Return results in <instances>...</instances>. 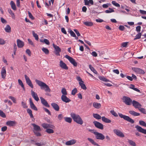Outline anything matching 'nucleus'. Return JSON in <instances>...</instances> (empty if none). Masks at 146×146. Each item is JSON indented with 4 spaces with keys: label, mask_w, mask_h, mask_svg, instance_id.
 Masks as SVG:
<instances>
[{
    "label": "nucleus",
    "mask_w": 146,
    "mask_h": 146,
    "mask_svg": "<svg viewBox=\"0 0 146 146\" xmlns=\"http://www.w3.org/2000/svg\"><path fill=\"white\" fill-rule=\"evenodd\" d=\"M93 106L95 108L98 109L101 108V105L100 103L94 102L93 103Z\"/></svg>",
    "instance_id": "27"
},
{
    "label": "nucleus",
    "mask_w": 146,
    "mask_h": 146,
    "mask_svg": "<svg viewBox=\"0 0 146 146\" xmlns=\"http://www.w3.org/2000/svg\"><path fill=\"white\" fill-rule=\"evenodd\" d=\"M76 140L75 139H72L67 141L65 143V144L67 145H70L74 144L76 142Z\"/></svg>",
    "instance_id": "23"
},
{
    "label": "nucleus",
    "mask_w": 146,
    "mask_h": 146,
    "mask_svg": "<svg viewBox=\"0 0 146 146\" xmlns=\"http://www.w3.org/2000/svg\"><path fill=\"white\" fill-rule=\"evenodd\" d=\"M18 82L19 85L21 86V87L23 88L24 90H25V88L24 84L21 80L19 79H18Z\"/></svg>",
    "instance_id": "36"
},
{
    "label": "nucleus",
    "mask_w": 146,
    "mask_h": 146,
    "mask_svg": "<svg viewBox=\"0 0 146 146\" xmlns=\"http://www.w3.org/2000/svg\"><path fill=\"white\" fill-rule=\"evenodd\" d=\"M5 43V41L2 38H0V44L3 45Z\"/></svg>",
    "instance_id": "57"
},
{
    "label": "nucleus",
    "mask_w": 146,
    "mask_h": 146,
    "mask_svg": "<svg viewBox=\"0 0 146 146\" xmlns=\"http://www.w3.org/2000/svg\"><path fill=\"white\" fill-rule=\"evenodd\" d=\"M102 121L106 123H110L111 122V121L110 119H108V118H106L105 116L102 117Z\"/></svg>",
    "instance_id": "29"
},
{
    "label": "nucleus",
    "mask_w": 146,
    "mask_h": 146,
    "mask_svg": "<svg viewBox=\"0 0 146 146\" xmlns=\"http://www.w3.org/2000/svg\"><path fill=\"white\" fill-rule=\"evenodd\" d=\"M70 116L74 121L80 125L83 124V121L79 115L72 112L70 113Z\"/></svg>",
    "instance_id": "1"
},
{
    "label": "nucleus",
    "mask_w": 146,
    "mask_h": 146,
    "mask_svg": "<svg viewBox=\"0 0 146 146\" xmlns=\"http://www.w3.org/2000/svg\"><path fill=\"white\" fill-rule=\"evenodd\" d=\"M43 109L46 112L48 113V114H49L50 115H51V113L48 109L44 108Z\"/></svg>",
    "instance_id": "61"
},
{
    "label": "nucleus",
    "mask_w": 146,
    "mask_h": 146,
    "mask_svg": "<svg viewBox=\"0 0 146 146\" xmlns=\"http://www.w3.org/2000/svg\"><path fill=\"white\" fill-rule=\"evenodd\" d=\"M129 113L134 116H139L140 115V113H137L134 111L130 110L129 111Z\"/></svg>",
    "instance_id": "28"
},
{
    "label": "nucleus",
    "mask_w": 146,
    "mask_h": 146,
    "mask_svg": "<svg viewBox=\"0 0 146 146\" xmlns=\"http://www.w3.org/2000/svg\"><path fill=\"white\" fill-rule=\"evenodd\" d=\"M61 92L62 94V95H66L67 94V93L66 90L65 88H62L61 90Z\"/></svg>",
    "instance_id": "43"
},
{
    "label": "nucleus",
    "mask_w": 146,
    "mask_h": 146,
    "mask_svg": "<svg viewBox=\"0 0 146 146\" xmlns=\"http://www.w3.org/2000/svg\"><path fill=\"white\" fill-rule=\"evenodd\" d=\"M6 71L5 68V67H3L2 68L1 74L2 78L4 79L5 78L6 76Z\"/></svg>",
    "instance_id": "17"
},
{
    "label": "nucleus",
    "mask_w": 146,
    "mask_h": 146,
    "mask_svg": "<svg viewBox=\"0 0 146 146\" xmlns=\"http://www.w3.org/2000/svg\"><path fill=\"white\" fill-rule=\"evenodd\" d=\"M139 124L140 125L146 127V123L143 121L140 120L139 121Z\"/></svg>",
    "instance_id": "49"
},
{
    "label": "nucleus",
    "mask_w": 146,
    "mask_h": 146,
    "mask_svg": "<svg viewBox=\"0 0 146 146\" xmlns=\"http://www.w3.org/2000/svg\"><path fill=\"white\" fill-rule=\"evenodd\" d=\"M46 131L48 133H53L54 132V130L51 129H46Z\"/></svg>",
    "instance_id": "46"
},
{
    "label": "nucleus",
    "mask_w": 146,
    "mask_h": 146,
    "mask_svg": "<svg viewBox=\"0 0 146 146\" xmlns=\"http://www.w3.org/2000/svg\"><path fill=\"white\" fill-rule=\"evenodd\" d=\"M0 116L3 118H5L6 117V116L5 113L3 111L0 110Z\"/></svg>",
    "instance_id": "50"
},
{
    "label": "nucleus",
    "mask_w": 146,
    "mask_h": 146,
    "mask_svg": "<svg viewBox=\"0 0 146 146\" xmlns=\"http://www.w3.org/2000/svg\"><path fill=\"white\" fill-rule=\"evenodd\" d=\"M28 13L29 16L30 18L32 20H33L34 19V18L33 17L32 14L29 11H28Z\"/></svg>",
    "instance_id": "59"
},
{
    "label": "nucleus",
    "mask_w": 146,
    "mask_h": 146,
    "mask_svg": "<svg viewBox=\"0 0 146 146\" xmlns=\"http://www.w3.org/2000/svg\"><path fill=\"white\" fill-rule=\"evenodd\" d=\"M41 125L44 129H47L48 128H51L52 129H54L55 128V126L52 124H48L46 123H44L42 124Z\"/></svg>",
    "instance_id": "9"
},
{
    "label": "nucleus",
    "mask_w": 146,
    "mask_h": 146,
    "mask_svg": "<svg viewBox=\"0 0 146 146\" xmlns=\"http://www.w3.org/2000/svg\"><path fill=\"white\" fill-rule=\"evenodd\" d=\"M65 57L74 66H77V63L74 58L68 55H66L65 56Z\"/></svg>",
    "instance_id": "6"
},
{
    "label": "nucleus",
    "mask_w": 146,
    "mask_h": 146,
    "mask_svg": "<svg viewBox=\"0 0 146 146\" xmlns=\"http://www.w3.org/2000/svg\"><path fill=\"white\" fill-rule=\"evenodd\" d=\"M88 140L93 145H96L97 146H100L96 142L92 139L88 138Z\"/></svg>",
    "instance_id": "30"
},
{
    "label": "nucleus",
    "mask_w": 146,
    "mask_h": 146,
    "mask_svg": "<svg viewBox=\"0 0 146 146\" xmlns=\"http://www.w3.org/2000/svg\"><path fill=\"white\" fill-rule=\"evenodd\" d=\"M112 3L113 5L117 7H119L120 6L119 4L116 3L115 1H113Z\"/></svg>",
    "instance_id": "54"
},
{
    "label": "nucleus",
    "mask_w": 146,
    "mask_h": 146,
    "mask_svg": "<svg viewBox=\"0 0 146 146\" xmlns=\"http://www.w3.org/2000/svg\"><path fill=\"white\" fill-rule=\"evenodd\" d=\"M114 10L113 9L111 8H109V10H106L105 12L106 13H108L114 12Z\"/></svg>",
    "instance_id": "47"
},
{
    "label": "nucleus",
    "mask_w": 146,
    "mask_h": 146,
    "mask_svg": "<svg viewBox=\"0 0 146 146\" xmlns=\"http://www.w3.org/2000/svg\"><path fill=\"white\" fill-rule=\"evenodd\" d=\"M10 4L12 9L14 10H16V5L14 2L13 1H11Z\"/></svg>",
    "instance_id": "32"
},
{
    "label": "nucleus",
    "mask_w": 146,
    "mask_h": 146,
    "mask_svg": "<svg viewBox=\"0 0 146 146\" xmlns=\"http://www.w3.org/2000/svg\"><path fill=\"white\" fill-rule=\"evenodd\" d=\"M17 46L18 48H21L23 47L24 45V42L20 39H18L17 40Z\"/></svg>",
    "instance_id": "21"
},
{
    "label": "nucleus",
    "mask_w": 146,
    "mask_h": 146,
    "mask_svg": "<svg viewBox=\"0 0 146 146\" xmlns=\"http://www.w3.org/2000/svg\"><path fill=\"white\" fill-rule=\"evenodd\" d=\"M98 78L101 80L105 82H110L109 80L108 79H106L104 76H99Z\"/></svg>",
    "instance_id": "31"
},
{
    "label": "nucleus",
    "mask_w": 146,
    "mask_h": 146,
    "mask_svg": "<svg viewBox=\"0 0 146 146\" xmlns=\"http://www.w3.org/2000/svg\"><path fill=\"white\" fill-rule=\"evenodd\" d=\"M63 118V116L62 114H60L58 115V118L59 120H62V119Z\"/></svg>",
    "instance_id": "60"
},
{
    "label": "nucleus",
    "mask_w": 146,
    "mask_h": 146,
    "mask_svg": "<svg viewBox=\"0 0 146 146\" xmlns=\"http://www.w3.org/2000/svg\"><path fill=\"white\" fill-rule=\"evenodd\" d=\"M141 33H139L135 36V38H134V40L139 39L141 38Z\"/></svg>",
    "instance_id": "42"
},
{
    "label": "nucleus",
    "mask_w": 146,
    "mask_h": 146,
    "mask_svg": "<svg viewBox=\"0 0 146 146\" xmlns=\"http://www.w3.org/2000/svg\"><path fill=\"white\" fill-rule=\"evenodd\" d=\"M61 99L63 102L66 103H69L71 101V100L65 95H62Z\"/></svg>",
    "instance_id": "14"
},
{
    "label": "nucleus",
    "mask_w": 146,
    "mask_h": 146,
    "mask_svg": "<svg viewBox=\"0 0 146 146\" xmlns=\"http://www.w3.org/2000/svg\"><path fill=\"white\" fill-rule=\"evenodd\" d=\"M32 125L33 127V131H41L40 127L35 123H32Z\"/></svg>",
    "instance_id": "19"
},
{
    "label": "nucleus",
    "mask_w": 146,
    "mask_h": 146,
    "mask_svg": "<svg viewBox=\"0 0 146 146\" xmlns=\"http://www.w3.org/2000/svg\"><path fill=\"white\" fill-rule=\"evenodd\" d=\"M113 132L117 135L122 137H125V135L123 133L119 130L117 129H114L113 130Z\"/></svg>",
    "instance_id": "10"
},
{
    "label": "nucleus",
    "mask_w": 146,
    "mask_h": 146,
    "mask_svg": "<svg viewBox=\"0 0 146 146\" xmlns=\"http://www.w3.org/2000/svg\"><path fill=\"white\" fill-rule=\"evenodd\" d=\"M27 112L29 114L31 118H33V116L32 113V111L30 109H27Z\"/></svg>",
    "instance_id": "39"
},
{
    "label": "nucleus",
    "mask_w": 146,
    "mask_h": 146,
    "mask_svg": "<svg viewBox=\"0 0 146 146\" xmlns=\"http://www.w3.org/2000/svg\"><path fill=\"white\" fill-rule=\"evenodd\" d=\"M6 125L10 126H14L15 125L16 122L15 121H9L6 122Z\"/></svg>",
    "instance_id": "24"
},
{
    "label": "nucleus",
    "mask_w": 146,
    "mask_h": 146,
    "mask_svg": "<svg viewBox=\"0 0 146 146\" xmlns=\"http://www.w3.org/2000/svg\"><path fill=\"white\" fill-rule=\"evenodd\" d=\"M29 103L31 108L32 109L35 111L37 110H38L37 108L34 104L33 102L32 101V100L31 98L29 99Z\"/></svg>",
    "instance_id": "18"
},
{
    "label": "nucleus",
    "mask_w": 146,
    "mask_h": 146,
    "mask_svg": "<svg viewBox=\"0 0 146 146\" xmlns=\"http://www.w3.org/2000/svg\"><path fill=\"white\" fill-rule=\"evenodd\" d=\"M133 106L136 108L138 109L141 106V105L139 103L135 100H133L132 102Z\"/></svg>",
    "instance_id": "16"
},
{
    "label": "nucleus",
    "mask_w": 146,
    "mask_h": 146,
    "mask_svg": "<svg viewBox=\"0 0 146 146\" xmlns=\"http://www.w3.org/2000/svg\"><path fill=\"white\" fill-rule=\"evenodd\" d=\"M64 119L65 121L68 123H70L72 122V119L70 117H64Z\"/></svg>",
    "instance_id": "38"
},
{
    "label": "nucleus",
    "mask_w": 146,
    "mask_h": 146,
    "mask_svg": "<svg viewBox=\"0 0 146 146\" xmlns=\"http://www.w3.org/2000/svg\"><path fill=\"white\" fill-rule=\"evenodd\" d=\"M119 116L121 118H123V119L132 123H134V121L132 119L130 118L129 116L124 115L121 113H119Z\"/></svg>",
    "instance_id": "4"
},
{
    "label": "nucleus",
    "mask_w": 146,
    "mask_h": 146,
    "mask_svg": "<svg viewBox=\"0 0 146 146\" xmlns=\"http://www.w3.org/2000/svg\"><path fill=\"white\" fill-rule=\"evenodd\" d=\"M93 123L96 128L101 130H103L104 129V125L96 121H94Z\"/></svg>",
    "instance_id": "7"
},
{
    "label": "nucleus",
    "mask_w": 146,
    "mask_h": 146,
    "mask_svg": "<svg viewBox=\"0 0 146 146\" xmlns=\"http://www.w3.org/2000/svg\"><path fill=\"white\" fill-rule=\"evenodd\" d=\"M84 24L86 26L91 27L92 26L93 24L91 22L86 21L84 22Z\"/></svg>",
    "instance_id": "34"
},
{
    "label": "nucleus",
    "mask_w": 146,
    "mask_h": 146,
    "mask_svg": "<svg viewBox=\"0 0 146 146\" xmlns=\"http://www.w3.org/2000/svg\"><path fill=\"white\" fill-rule=\"evenodd\" d=\"M138 110L142 113L144 114H146V112L145 109L144 108H141L140 107L138 109Z\"/></svg>",
    "instance_id": "48"
},
{
    "label": "nucleus",
    "mask_w": 146,
    "mask_h": 146,
    "mask_svg": "<svg viewBox=\"0 0 146 146\" xmlns=\"http://www.w3.org/2000/svg\"><path fill=\"white\" fill-rule=\"evenodd\" d=\"M31 94L32 97L36 101H38L39 100V98L38 97V95L35 92L32 90H31Z\"/></svg>",
    "instance_id": "22"
},
{
    "label": "nucleus",
    "mask_w": 146,
    "mask_h": 146,
    "mask_svg": "<svg viewBox=\"0 0 146 146\" xmlns=\"http://www.w3.org/2000/svg\"><path fill=\"white\" fill-rule=\"evenodd\" d=\"M135 128L139 132L146 134V129L142 128L141 127L138 125H137L135 126Z\"/></svg>",
    "instance_id": "13"
},
{
    "label": "nucleus",
    "mask_w": 146,
    "mask_h": 146,
    "mask_svg": "<svg viewBox=\"0 0 146 146\" xmlns=\"http://www.w3.org/2000/svg\"><path fill=\"white\" fill-rule=\"evenodd\" d=\"M122 100L123 102L128 105H131L132 102V100L131 98L127 96H123Z\"/></svg>",
    "instance_id": "5"
},
{
    "label": "nucleus",
    "mask_w": 146,
    "mask_h": 146,
    "mask_svg": "<svg viewBox=\"0 0 146 146\" xmlns=\"http://www.w3.org/2000/svg\"><path fill=\"white\" fill-rule=\"evenodd\" d=\"M32 33L33 36L35 38L36 40H38V35L35 33L34 31H32Z\"/></svg>",
    "instance_id": "45"
},
{
    "label": "nucleus",
    "mask_w": 146,
    "mask_h": 146,
    "mask_svg": "<svg viewBox=\"0 0 146 146\" xmlns=\"http://www.w3.org/2000/svg\"><path fill=\"white\" fill-rule=\"evenodd\" d=\"M128 142L129 143V144L130 145H131L133 146H136V144L133 141H132L131 140L128 139Z\"/></svg>",
    "instance_id": "44"
},
{
    "label": "nucleus",
    "mask_w": 146,
    "mask_h": 146,
    "mask_svg": "<svg viewBox=\"0 0 146 146\" xmlns=\"http://www.w3.org/2000/svg\"><path fill=\"white\" fill-rule=\"evenodd\" d=\"M93 116L96 119H100L102 118V117L99 114H97V113H93Z\"/></svg>",
    "instance_id": "37"
},
{
    "label": "nucleus",
    "mask_w": 146,
    "mask_h": 146,
    "mask_svg": "<svg viewBox=\"0 0 146 146\" xmlns=\"http://www.w3.org/2000/svg\"><path fill=\"white\" fill-rule=\"evenodd\" d=\"M85 5H89V4L91 5L94 4V2L93 0H84Z\"/></svg>",
    "instance_id": "26"
},
{
    "label": "nucleus",
    "mask_w": 146,
    "mask_h": 146,
    "mask_svg": "<svg viewBox=\"0 0 146 146\" xmlns=\"http://www.w3.org/2000/svg\"><path fill=\"white\" fill-rule=\"evenodd\" d=\"M51 105L55 110L56 111H58L59 110V107L57 104L55 103H53L51 104Z\"/></svg>",
    "instance_id": "25"
},
{
    "label": "nucleus",
    "mask_w": 146,
    "mask_h": 146,
    "mask_svg": "<svg viewBox=\"0 0 146 146\" xmlns=\"http://www.w3.org/2000/svg\"><path fill=\"white\" fill-rule=\"evenodd\" d=\"M89 68L90 70L95 74H97V71L94 69V68L91 65H89Z\"/></svg>",
    "instance_id": "41"
},
{
    "label": "nucleus",
    "mask_w": 146,
    "mask_h": 146,
    "mask_svg": "<svg viewBox=\"0 0 146 146\" xmlns=\"http://www.w3.org/2000/svg\"><path fill=\"white\" fill-rule=\"evenodd\" d=\"M25 77L27 84L31 88H33V86L29 78L26 75H25Z\"/></svg>",
    "instance_id": "12"
},
{
    "label": "nucleus",
    "mask_w": 146,
    "mask_h": 146,
    "mask_svg": "<svg viewBox=\"0 0 146 146\" xmlns=\"http://www.w3.org/2000/svg\"><path fill=\"white\" fill-rule=\"evenodd\" d=\"M5 29L6 32L9 33L11 32V27L9 25L6 26Z\"/></svg>",
    "instance_id": "33"
},
{
    "label": "nucleus",
    "mask_w": 146,
    "mask_h": 146,
    "mask_svg": "<svg viewBox=\"0 0 146 146\" xmlns=\"http://www.w3.org/2000/svg\"><path fill=\"white\" fill-rule=\"evenodd\" d=\"M42 49V51L45 54H49V51L47 48L44 47H43Z\"/></svg>",
    "instance_id": "40"
},
{
    "label": "nucleus",
    "mask_w": 146,
    "mask_h": 146,
    "mask_svg": "<svg viewBox=\"0 0 146 146\" xmlns=\"http://www.w3.org/2000/svg\"><path fill=\"white\" fill-rule=\"evenodd\" d=\"M128 43V42H124L122 43L121 44V46L123 47H126Z\"/></svg>",
    "instance_id": "58"
},
{
    "label": "nucleus",
    "mask_w": 146,
    "mask_h": 146,
    "mask_svg": "<svg viewBox=\"0 0 146 146\" xmlns=\"http://www.w3.org/2000/svg\"><path fill=\"white\" fill-rule=\"evenodd\" d=\"M35 82L40 87L42 90H44L46 92H50V89L48 86L45 83L37 80H35Z\"/></svg>",
    "instance_id": "2"
},
{
    "label": "nucleus",
    "mask_w": 146,
    "mask_h": 146,
    "mask_svg": "<svg viewBox=\"0 0 146 146\" xmlns=\"http://www.w3.org/2000/svg\"><path fill=\"white\" fill-rule=\"evenodd\" d=\"M53 46L55 49V53L57 56H60V52L61 51L60 48L57 45L55 44L54 43L52 44Z\"/></svg>",
    "instance_id": "8"
},
{
    "label": "nucleus",
    "mask_w": 146,
    "mask_h": 146,
    "mask_svg": "<svg viewBox=\"0 0 146 146\" xmlns=\"http://www.w3.org/2000/svg\"><path fill=\"white\" fill-rule=\"evenodd\" d=\"M70 33L71 36L74 37H76V35L75 34L72 30H71L70 31Z\"/></svg>",
    "instance_id": "56"
},
{
    "label": "nucleus",
    "mask_w": 146,
    "mask_h": 146,
    "mask_svg": "<svg viewBox=\"0 0 146 146\" xmlns=\"http://www.w3.org/2000/svg\"><path fill=\"white\" fill-rule=\"evenodd\" d=\"M74 31L75 32L77 36H80V34L78 31L76 29H74Z\"/></svg>",
    "instance_id": "64"
},
{
    "label": "nucleus",
    "mask_w": 146,
    "mask_h": 146,
    "mask_svg": "<svg viewBox=\"0 0 146 146\" xmlns=\"http://www.w3.org/2000/svg\"><path fill=\"white\" fill-rule=\"evenodd\" d=\"M77 90L76 88H75L72 91L71 94L73 95H74L77 92Z\"/></svg>",
    "instance_id": "51"
},
{
    "label": "nucleus",
    "mask_w": 146,
    "mask_h": 146,
    "mask_svg": "<svg viewBox=\"0 0 146 146\" xmlns=\"http://www.w3.org/2000/svg\"><path fill=\"white\" fill-rule=\"evenodd\" d=\"M59 66L62 69L65 70L68 69V68L66 64L62 60L60 61Z\"/></svg>",
    "instance_id": "20"
},
{
    "label": "nucleus",
    "mask_w": 146,
    "mask_h": 146,
    "mask_svg": "<svg viewBox=\"0 0 146 146\" xmlns=\"http://www.w3.org/2000/svg\"><path fill=\"white\" fill-rule=\"evenodd\" d=\"M132 70L137 74H143L145 73L144 71L142 69L137 68H133Z\"/></svg>",
    "instance_id": "11"
},
{
    "label": "nucleus",
    "mask_w": 146,
    "mask_h": 146,
    "mask_svg": "<svg viewBox=\"0 0 146 146\" xmlns=\"http://www.w3.org/2000/svg\"><path fill=\"white\" fill-rule=\"evenodd\" d=\"M9 98L11 99L13 101L14 103H16V100L14 97L12 96H9Z\"/></svg>",
    "instance_id": "53"
},
{
    "label": "nucleus",
    "mask_w": 146,
    "mask_h": 146,
    "mask_svg": "<svg viewBox=\"0 0 146 146\" xmlns=\"http://www.w3.org/2000/svg\"><path fill=\"white\" fill-rule=\"evenodd\" d=\"M43 41L47 45H49L50 44L48 40L47 39H44V40Z\"/></svg>",
    "instance_id": "63"
},
{
    "label": "nucleus",
    "mask_w": 146,
    "mask_h": 146,
    "mask_svg": "<svg viewBox=\"0 0 146 146\" xmlns=\"http://www.w3.org/2000/svg\"><path fill=\"white\" fill-rule=\"evenodd\" d=\"M26 52L29 56H31V52L30 50L29 49H27L26 51Z\"/></svg>",
    "instance_id": "62"
},
{
    "label": "nucleus",
    "mask_w": 146,
    "mask_h": 146,
    "mask_svg": "<svg viewBox=\"0 0 146 146\" xmlns=\"http://www.w3.org/2000/svg\"><path fill=\"white\" fill-rule=\"evenodd\" d=\"M79 85L81 86V88L84 90H86L87 89V88L85 85L83 83H81V82H79Z\"/></svg>",
    "instance_id": "35"
},
{
    "label": "nucleus",
    "mask_w": 146,
    "mask_h": 146,
    "mask_svg": "<svg viewBox=\"0 0 146 146\" xmlns=\"http://www.w3.org/2000/svg\"><path fill=\"white\" fill-rule=\"evenodd\" d=\"M40 98L41 100V101L42 104L44 106L49 108L50 107L49 105L48 104L47 102L45 99L43 98L42 97H40Z\"/></svg>",
    "instance_id": "15"
},
{
    "label": "nucleus",
    "mask_w": 146,
    "mask_h": 146,
    "mask_svg": "<svg viewBox=\"0 0 146 146\" xmlns=\"http://www.w3.org/2000/svg\"><path fill=\"white\" fill-rule=\"evenodd\" d=\"M89 131L93 133L95 135V138L96 139L103 140L105 138V137L102 133L96 131L95 129L89 130Z\"/></svg>",
    "instance_id": "3"
},
{
    "label": "nucleus",
    "mask_w": 146,
    "mask_h": 146,
    "mask_svg": "<svg viewBox=\"0 0 146 146\" xmlns=\"http://www.w3.org/2000/svg\"><path fill=\"white\" fill-rule=\"evenodd\" d=\"M21 105L24 108H28L26 103L23 101L21 102Z\"/></svg>",
    "instance_id": "52"
},
{
    "label": "nucleus",
    "mask_w": 146,
    "mask_h": 146,
    "mask_svg": "<svg viewBox=\"0 0 146 146\" xmlns=\"http://www.w3.org/2000/svg\"><path fill=\"white\" fill-rule=\"evenodd\" d=\"M110 113L115 117H117L118 116L117 114L114 110L111 111Z\"/></svg>",
    "instance_id": "55"
}]
</instances>
